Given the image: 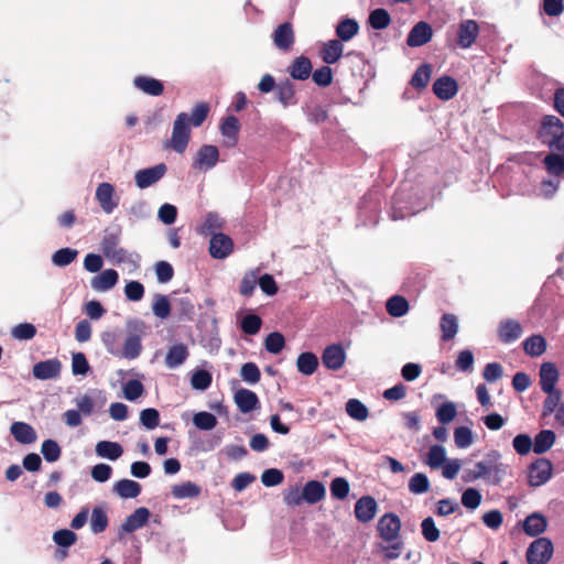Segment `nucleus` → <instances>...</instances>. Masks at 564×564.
I'll return each instance as SVG.
<instances>
[{"label":"nucleus","instance_id":"nucleus-3","mask_svg":"<svg viewBox=\"0 0 564 564\" xmlns=\"http://www.w3.org/2000/svg\"><path fill=\"white\" fill-rule=\"evenodd\" d=\"M129 330L122 348V357L127 359L137 358L142 350L141 336L144 334L145 324L142 321L133 319L127 324Z\"/></svg>","mask_w":564,"mask_h":564},{"label":"nucleus","instance_id":"nucleus-51","mask_svg":"<svg viewBox=\"0 0 564 564\" xmlns=\"http://www.w3.org/2000/svg\"><path fill=\"white\" fill-rule=\"evenodd\" d=\"M436 419L437 421L445 425V424H448L451 423L456 414H457V409H456V405L451 402V401H447V402H444L443 404H441L437 409H436Z\"/></svg>","mask_w":564,"mask_h":564},{"label":"nucleus","instance_id":"nucleus-17","mask_svg":"<svg viewBox=\"0 0 564 564\" xmlns=\"http://www.w3.org/2000/svg\"><path fill=\"white\" fill-rule=\"evenodd\" d=\"M458 91L457 82L447 75L437 78L433 84V93L441 100H449Z\"/></svg>","mask_w":564,"mask_h":564},{"label":"nucleus","instance_id":"nucleus-50","mask_svg":"<svg viewBox=\"0 0 564 564\" xmlns=\"http://www.w3.org/2000/svg\"><path fill=\"white\" fill-rule=\"evenodd\" d=\"M78 251L72 248H62L52 256V262L57 267H66L70 264L77 257Z\"/></svg>","mask_w":564,"mask_h":564},{"label":"nucleus","instance_id":"nucleus-37","mask_svg":"<svg viewBox=\"0 0 564 564\" xmlns=\"http://www.w3.org/2000/svg\"><path fill=\"white\" fill-rule=\"evenodd\" d=\"M359 31V24L355 19L346 18L341 20L336 26V35L340 42H348Z\"/></svg>","mask_w":564,"mask_h":564},{"label":"nucleus","instance_id":"nucleus-11","mask_svg":"<svg viewBox=\"0 0 564 564\" xmlns=\"http://www.w3.org/2000/svg\"><path fill=\"white\" fill-rule=\"evenodd\" d=\"M272 40L276 48L289 52L294 45L295 34L291 22H284L276 26L272 33Z\"/></svg>","mask_w":564,"mask_h":564},{"label":"nucleus","instance_id":"nucleus-7","mask_svg":"<svg viewBox=\"0 0 564 564\" xmlns=\"http://www.w3.org/2000/svg\"><path fill=\"white\" fill-rule=\"evenodd\" d=\"M377 530L379 536L386 542L400 539L401 520L392 512L384 513L378 521Z\"/></svg>","mask_w":564,"mask_h":564},{"label":"nucleus","instance_id":"nucleus-52","mask_svg":"<svg viewBox=\"0 0 564 564\" xmlns=\"http://www.w3.org/2000/svg\"><path fill=\"white\" fill-rule=\"evenodd\" d=\"M446 462V451L442 445H432L427 453L426 463L431 468H438Z\"/></svg>","mask_w":564,"mask_h":564},{"label":"nucleus","instance_id":"nucleus-44","mask_svg":"<svg viewBox=\"0 0 564 564\" xmlns=\"http://www.w3.org/2000/svg\"><path fill=\"white\" fill-rule=\"evenodd\" d=\"M368 22L372 29L383 30L390 25L391 15L386 9L378 8L370 12Z\"/></svg>","mask_w":564,"mask_h":564},{"label":"nucleus","instance_id":"nucleus-2","mask_svg":"<svg viewBox=\"0 0 564 564\" xmlns=\"http://www.w3.org/2000/svg\"><path fill=\"white\" fill-rule=\"evenodd\" d=\"M507 470L508 465L501 462V454L492 449L474 468L466 469L462 478L465 482L482 479L488 485L499 486L507 476Z\"/></svg>","mask_w":564,"mask_h":564},{"label":"nucleus","instance_id":"nucleus-14","mask_svg":"<svg viewBox=\"0 0 564 564\" xmlns=\"http://www.w3.org/2000/svg\"><path fill=\"white\" fill-rule=\"evenodd\" d=\"M432 26L427 22L420 21L410 30L406 37V44L410 47H420L429 43L432 40Z\"/></svg>","mask_w":564,"mask_h":564},{"label":"nucleus","instance_id":"nucleus-5","mask_svg":"<svg viewBox=\"0 0 564 564\" xmlns=\"http://www.w3.org/2000/svg\"><path fill=\"white\" fill-rule=\"evenodd\" d=\"M553 475V464L547 458H536L529 466L528 481L531 487L546 484Z\"/></svg>","mask_w":564,"mask_h":564},{"label":"nucleus","instance_id":"nucleus-33","mask_svg":"<svg viewBox=\"0 0 564 564\" xmlns=\"http://www.w3.org/2000/svg\"><path fill=\"white\" fill-rule=\"evenodd\" d=\"M325 494V487L321 481L310 480L303 487L302 498H304V501L307 503L313 505L324 499Z\"/></svg>","mask_w":564,"mask_h":564},{"label":"nucleus","instance_id":"nucleus-13","mask_svg":"<svg viewBox=\"0 0 564 564\" xmlns=\"http://www.w3.org/2000/svg\"><path fill=\"white\" fill-rule=\"evenodd\" d=\"M522 335L521 324L513 318L501 321L497 327V336L500 343L511 344L518 340Z\"/></svg>","mask_w":564,"mask_h":564},{"label":"nucleus","instance_id":"nucleus-42","mask_svg":"<svg viewBox=\"0 0 564 564\" xmlns=\"http://www.w3.org/2000/svg\"><path fill=\"white\" fill-rule=\"evenodd\" d=\"M109 523V519L105 509L97 506L93 509L90 516V530L95 534L104 532Z\"/></svg>","mask_w":564,"mask_h":564},{"label":"nucleus","instance_id":"nucleus-20","mask_svg":"<svg viewBox=\"0 0 564 564\" xmlns=\"http://www.w3.org/2000/svg\"><path fill=\"white\" fill-rule=\"evenodd\" d=\"M115 197V187L112 184L104 182L98 185L96 189V198L101 207V209L110 214L118 206V200L113 199Z\"/></svg>","mask_w":564,"mask_h":564},{"label":"nucleus","instance_id":"nucleus-48","mask_svg":"<svg viewBox=\"0 0 564 564\" xmlns=\"http://www.w3.org/2000/svg\"><path fill=\"white\" fill-rule=\"evenodd\" d=\"M543 164L549 174L560 176L564 174V155L549 153L543 159Z\"/></svg>","mask_w":564,"mask_h":564},{"label":"nucleus","instance_id":"nucleus-46","mask_svg":"<svg viewBox=\"0 0 564 564\" xmlns=\"http://www.w3.org/2000/svg\"><path fill=\"white\" fill-rule=\"evenodd\" d=\"M547 397L545 398L542 406L541 419H545L554 413L562 404V393L560 390H553L551 392H545Z\"/></svg>","mask_w":564,"mask_h":564},{"label":"nucleus","instance_id":"nucleus-57","mask_svg":"<svg viewBox=\"0 0 564 564\" xmlns=\"http://www.w3.org/2000/svg\"><path fill=\"white\" fill-rule=\"evenodd\" d=\"M313 82L319 87H327L333 83V70L328 65H324L312 72Z\"/></svg>","mask_w":564,"mask_h":564},{"label":"nucleus","instance_id":"nucleus-19","mask_svg":"<svg viewBox=\"0 0 564 564\" xmlns=\"http://www.w3.org/2000/svg\"><path fill=\"white\" fill-rule=\"evenodd\" d=\"M378 505L375 498L370 496H364L357 500L355 505V516L359 522H370L377 512Z\"/></svg>","mask_w":564,"mask_h":564},{"label":"nucleus","instance_id":"nucleus-16","mask_svg":"<svg viewBox=\"0 0 564 564\" xmlns=\"http://www.w3.org/2000/svg\"><path fill=\"white\" fill-rule=\"evenodd\" d=\"M62 362L57 358L36 362L33 366L32 373L39 380H50L59 377Z\"/></svg>","mask_w":564,"mask_h":564},{"label":"nucleus","instance_id":"nucleus-30","mask_svg":"<svg viewBox=\"0 0 564 564\" xmlns=\"http://www.w3.org/2000/svg\"><path fill=\"white\" fill-rule=\"evenodd\" d=\"M10 432L14 440L21 444H31L36 440L34 429L24 422H13L11 424Z\"/></svg>","mask_w":564,"mask_h":564},{"label":"nucleus","instance_id":"nucleus-36","mask_svg":"<svg viewBox=\"0 0 564 564\" xmlns=\"http://www.w3.org/2000/svg\"><path fill=\"white\" fill-rule=\"evenodd\" d=\"M188 355V349L184 344L174 345L170 347L165 356V365L171 369L177 368L187 359Z\"/></svg>","mask_w":564,"mask_h":564},{"label":"nucleus","instance_id":"nucleus-28","mask_svg":"<svg viewBox=\"0 0 564 564\" xmlns=\"http://www.w3.org/2000/svg\"><path fill=\"white\" fill-rule=\"evenodd\" d=\"M134 86L150 96H161L164 91L162 82L149 76H137L133 80Z\"/></svg>","mask_w":564,"mask_h":564},{"label":"nucleus","instance_id":"nucleus-61","mask_svg":"<svg viewBox=\"0 0 564 564\" xmlns=\"http://www.w3.org/2000/svg\"><path fill=\"white\" fill-rule=\"evenodd\" d=\"M41 453L45 460L53 463L61 457V447L54 440H45L41 446Z\"/></svg>","mask_w":564,"mask_h":564},{"label":"nucleus","instance_id":"nucleus-32","mask_svg":"<svg viewBox=\"0 0 564 564\" xmlns=\"http://www.w3.org/2000/svg\"><path fill=\"white\" fill-rule=\"evenodd\" d=\"M556 441V435L552 430H542L535 436L534 441H532V451L535 454H544L554 445Z\"/></svg>","mask_w":564,"mask_h":564},{"label":"nucleus","instance_id":"nucleus-29","mask_svg":"<svg viewBox=\"0 0 564 564\" xmlns=\"http://www.w3.org/2000/svg\"><path fill=\"white\" fill-rule=\"evenodd\" d=\"M547 527L546 518L538 512H534L525 518L523 521V531L529 536H538L545 531Z\"/></svg>","mask_w":564,"mask_h":564},{"label":"nucleus","instance_id":"nucleus-23","mask_svg":"<svg viewBox=\"0 0 564 564\" xmlns=\"http://www.w3.org/2000/svg\"><path fill=\"white\" fill-rule=\"evenodd\" d=\"M558 370L553 362H544L540 368V386L543 392L557 390Z\"/></svg>","mask_w":564,"mask_h":564},{"label":"nucleus","instance_id":"nucleus-62","mask_svg":"<svg viewBox=\"0 0 564 564\" xmlns=\"http://www.w3.org/2000/svg\"><path fill=\"white\" fill-rule=\"evenodd\" d=\"M240 376L243 381L254 384L260 381L261 372L254 362H246L240 369Z\"/></svg>","mask_w":564,"mask_h":564},{"label":"nucleus","instance_id":"nucleus-27","mask_svg":"<svg viewBox=\"0 0 564 564\" xmlns=\"http://www.w3.org/2000/svg\"><path fill=\"white\" fill-rule=\"evenodd\" d=\"M220 132L227 139V147H235L238 142L240 122L235 116H227L221 120Z\"/></svg>","mask_w":564,"mask_h":564},{"label":"nucleus","instance_id":"nucleus-53","mask_svg":"<svg viewBox=\"0 0 564 564\" xmlns=\"http://www.w3.org/2000/svg\"><path fill=\"white\" fill-rule=\"evenodd\" d=\"M194 425L203 431H210L217 425V419L214 414L202 411L194 415Z\"/></svg>","mask_w":564,"mask_h":564},{"label":"nucleus","instance_id":"nucleus-39","mask_svg":"<svg viewBox=\"0 0 564 564\" xmlns=\"http://www.w3.org/2000/svg\"><path fill=\"white\" fill-rule=\"evenodd\" d=\"M96 453L100 457L116 460L122 455L123 449L119 443L110 441H100L96 445Z\"/></svg>","mask_w":564,"mask_h":564},{"label":"nucleus","instance_id":"nucleus-35","mask_svg":"<svg viewBox=\"0 0 564 564\" xmlns=\"http://www.w3.org/2000/svg\"><path fill=\"white\" fill-rule=\"evenodd\" d=\"M275 93H276L278 100L284 107H288L290 105H295L296 104L295 86H294V84L291 80H289V79L281 80L276 85Z\"/></svg>","mask_w":564,"mask_h":564},{"label":"nucleus","instance_id":"nucleus-10","mask_svg":"<svg viewBox=\"0 0 564 564\" xmlns=\"http://www.w3.org/2000/svg\"><path fill=\"white\" fill-rule=\"evenodd\" d=\"M479 34V25L475 20H463L457 29L456 44L460 48H469Z\"/></svg>","mask_w":564,"mask_h":564},{"label":"nucleus","instance_id":"nucleus-26","mask_svg":"<svg viewBox=\"0 0 564 564\" xmlns=\"http://www.w3.org/2000/svg\"><path fill=\"white\" fill-rule=\"evenodd\" d=\"M235 402L242 413H249L260 406L258 395L245 388L239 389L235 393Z\"/></svg>","mask_w":564,"mask_h":564},{"label":"nucleus","instance_id":"nucleus-8","mask_svg":"<svg viewBox=\"0 0 564 564\" xmlns=\"http://www.w3.org/2000/svg\"><path fill=\"white\" fill-rule=\"evenodd\" d=\"M119 235L116 232H106L101 240V250L104 254L113 262L121 263L129 260V252L120 248Z\"/></svg>","mask_w":564,"mask_h":564},{"label":"nucleus","instance_id":"nucleus-64","mask_svg":"<svg viewBox=\"0 0 564 564\" xmlns=\"http://www.w3.org/2000/svg\"><path fill=\"white\" fill-rule=\"evenodd\" d=\"M330 494L334 498L344 500L349 494V482L346 478L336 477L330 482Z\"/></svg>","mask_w":564,"mask_h":564},{"label":"nucleus","instance_id":"nucleus-18","mask_svg":"<svg viewBox=\"0 0 564 564\" xmlns=\"http://www.w3.org/2000/svg\"><path fill=\"white\" fill-rule=\"evenodd\" d=\"M346 359V354L340 345H330L325 348L322 355L323 365L329 370L340 369Z\"/></svg>","mask_w":564,"mask_h":564},{"label":"nucleus","instance_id":"nucleus-47","mask_svg":"<svg viewBox=\"0 0 564 564\" xmlns=\"http://www.w3.org/2000/svg\"><path fill=\"white\" fill-rule=\"evenodd\" d=\"M347 414L357 421H365L369 416L368 408L358 399H349L346 403Z\"/></svg>","mask_w":564,"mask_h":564},{"label":"nucleus","instance_id":"nucleus-58","mask_svg":"<svg viewBox=\"0 0 564 564\" xmlns=\"http://www.w3.org/2000/svg\"><path fill=\"white\" fill-rule=\"evenodd\" d=\"M262 319L256 314H248L241 321V330L247 335H256L260 332Z\"/></svg>","mask_w":564,"mask_h":564},{"label":"nucleus","instance_id":"nucleus-15","mask_svg":"<svg viewBox=\"0 0 564 564\" xmlns=\"http://www.w3.org/2000/svg\"><path fill=\"white\" fill-rule=\"evenodd\" d=\"M218 160V148L212 144H204L197 151L193 165L199 170H210L217 164Z\"/></svg>","mask_w":564,"mask_h":564},{"label":"nucleus","instance_id":"nucleus-12","mask_svg":"<svg viewBox=\"0 0 564 564\" xmlns=\"http://www.w3.org/2000/svg\"><path fill=\"white\" fill-rule=\"evenodd\" d=\"M234 250L232 239L223 232L214 234L209 241V253L214 259H225Z\"/></svg>","mask_w":564,"mask_h":564},{"label":"nucleus","instance_id":"nucleus-49","mask_svg":"<svg viewBox=\"0 0 564 564\" xmlns=\"http://www.w3.org/2000/svg\"><path fill=\"white\" fill-rule=\"evenodd\" d=\"M409 490L414 495H422L430 490V480L423 473L414 474L409 481Z\"/></svg>","mask_w":564,"mask_h":564},{"label":"nucleus","instance_id":"nucleus-21","mask_svg":"<svg viewBox=\"0 0 564 564\" xmlns=\"http://www.w3.org/2000/svg\"><path fill=\"white\" fill-rule=\"evenodd\" d=\"M151 513L148 508H137L121 524V531L124 533H132L141 529L148 522Z\"/></svg>","mask_w":564,"mask_h":564},{"label":"nucleus","instance_id":"nucleus-43","mask_svg":"<svg viewBox=\"0 0 564 564\" xmlns=\"http://www.w3.org/2000/svg\"><path fill=\"white\" fill-rule=\"evenodd\" d=\"M200 487L192 481L174 485L171 490L176 499L196 498L200 495Z\"/></svg>","mask_w":564,"mask_h":564},{"label":"nucleus","instance_id":"nucleus-59","mask_svg":"<svg viewBox=\"0 0 564 564\" xmlns=\"http://www.w3.org/2000/svg\"><path fill=\"white\" fill-rule=\"evenodd\" d=\"M53 541L62 547H69L77 541V535L74 531L68 529H61L54 532Z\"/></svg>","mask_w":564,"mask_h":564},{"label":"nucleus","instance_id":"nucleus-56","mask_svg":"<svg viewBox=\"0 0 564 564\" xmlns=\"http://www.w3.org/2000/svg\"><path fill=\"white\" fill-rule=\"evenodd\" d=\"M213 377L210 372L207 370H196L192 378H191V384L194 389L204 391L208 389L212 384Z\"/></svg>","mask_w":564,"mask_h":564},{"label":"nucleus","instance_id":"nucleus-1","mask_svg":"<svg viewBox=\"0 0 564 564\" xmlns=\"http://www.w3.org/2000/svg\"><path fill=\"white\" fill-rule=\"evenodd\" d=\"M209 113V105L206 102H198L195 105L192 111V116L186 112H181L176 116L172 137L166 147L172 148L177 153H184L191 139V128L200 127L207 119Z\"/></svg>","mask_w":564,"mask_h":564},{"label":"nucleus","instance_id":"nucleus-24","mask_svg":"<svg viewBox=\"0 0 564 564\" xmlns=\"http://www.w3.org/2000/svg\"><path fill=\"white\" fill-rule=\"evenodd\" d=\"M343 52L344 45L339 40H329L322 45L319 56L324 63L330 65L341 58Z\"/></svg>","mask_w":564,"mask_h":564},{"label":"nucleus","instance_id":"nucleus-38","mask_svg":"<svg viewBox=\"0 0 564 564\" xmlns=\"http://www.w3.org/2000/svg\"><path fill=\"white\" fill-rule=\"evenodd\" d=\"M409 302L402 295H393L388 299L386 310L392 317H402L409 312Z\"/></svg>","mask_w":564,"mask_h":564},{"label":"nucleus","instance_id":"nucleus-22","mask_svg":"<svg viewBox=\"0 0 564 564\" xmlns=\"http://www.w3.org/2000/svg\"><path fill=\"white\" fill-rule=\"evenodd\" d=\"M312 62L308 57L301 55L293 59L288 67V73L295 80H306L312 74Z\"/></svg>","mask_w":564,"mask_h":564},{"label":"nucleus","instance_id":"nucleus-40","mask_svg":"<svg viewBox=\"0 0 564 564\" xmlns=\"http://www.w3.org/2000/svg\"><path fill=\"white\" fill-rule=\"evenodd\" d=\"M299 372L305 376L313 375L318 367V359L315 354L306 351L299 355L296 360Z\"/></svg>","mask_w":564,"mask_h":564},{"label":"nucleus","instance_id":"nucleus-6","mask_svg":"<svg viewBox=\"0 0 564 564\" xmlns=\"http://www.w3.org/2000/svg\"><path fill=\"white\" fill-rule=\"evenodd\" d=\"M564 133L563 121L553 115H546L541 120L538 139L546 145L550 141L560 138Z\"/></svg>","mask_w":564,"mask_h":564},{"label":"nucleus","instance_id":"nucleus-9","mask_svg":"<svg viewBox=\"0 0 564 564\" xmlns=\"http://www.w3.org/2000/svg\"><path fill=\"white\" fill-rule=\"evenodd\" d=\"M167 167L164 163L156 164L152 167L139 170L135 172V185L140 189H144L158 183L166 173Z\"/></svg>","mask_w":564,"mask_h":564},{"label":"nucleus","instance_id":"nucleus-31","mask_svg":"<svg viewBox=\"0 0 564 564\" xmlns=\"http://www.w3.org/2000/svg\"><path fill=\"white\" fill-rule=\"evenodd\" d=\"M441 339L443 341L453 340L458 332V318L453 313H445L440 319Z\"/></svg>","mask_w":564,"mask_h":564},{"label":"nucleus","instance_id":"nucleus-4","mask_svg":"<svg viewBox=\"0 0 564 564\" xmlns=\"http://www.w3.org/2000/svg\"><path fill=\"white\" fill-rule=\"evenodd\" d=\"M553 555V544L546 538H538L527 550L528 564H546Z\"/></svg>","mask_w":564,"mask_h":564},{"label":"nucleus","instance_id":"nucleus-41","mask_svg":"<svg viewBox=\"0 0 564 564\" xmlns=\"http://www.w3.org/2000/svg\"><path fill=\"white\" fill-rule=\"evenodd\" d=\"M523 349L531 357H539L546 350V341L541 335H532L523 341Z\"/></svg>","mask_w":564,"mask_h":564},{"label":"nucleus","instance_id":"nucleus-60","mask_svg":"<svg viewBox=\"0 0 564 564\" xmlns=\"http://www.w3.org/2000/svg\"><path fill=\"white\" fill-rule=\"evenodd\" d=\"M454 441L458 448H467L474 442L473 432L469 427L459 426L454 431Z\"/></svg>","mask_w":564,"mask_h":564},{"label":"nucleus","instance_id":"nucleus-45","mask_svg":"<svg viewBox=\"0 0 564 564\" xmlns=\"http://www.w3.org/2000/svg\"><path fill=\"white\" fill-rule=\"evenodd\" d=\"M432 67L430 64H423L416 68L415 73L411 78V86L415 89H424L431 79Z\"/></svg>","mask_w":564,"mask_h":564},{"label":"nucleus","instance_id":"nucleus-63","mask_svg":"<svg viewBox=\"0 0 564 564\" xmlns=\"http://www.w3.org/2000/svg\"><path fill=\"white\" fill-rule=\"evenodd\" d=\"M143 384L137 379H130L123 386L124 398L129 401L137 400L143 394Z\"/></svg>","mask_w":564,"mask_h":564},{"label":"nucleus","instance_id":"nucleus-34","mask_svg":"<svg viewBox=\"0 0 564 564\" xmlns=\"http://www.w3.org/2000/svg\"><path fill=\"white\" fill-rule=\"evenodd\" d=\"M141 490V485L131 479H121L113 485V492L123 499L135 498Z\"/></svg>","mask_w":564,"mask_h":564},{"label":"nucleus","instance_id":"nucleus-54","mask_svg":"<svg viewBox=\"0 0 564 564\" xmlns=\"http://www.w3.org/2000/svg\"><path fill=\"white\" fill-rule=\"evenodd\" d=\"M285 345L284 336L279 332L270 333L264 340L265 350L270 354H279Z\"/></svg>","mask_w":564,"mask_h":564},{"label":"nucleus","instance_id":"nucleus-55","mask_svg":"<svg viewBox=\"0 0 564 564\" xmlns=\"http://www.w3.org/2000/svg\"><path fill=\"white\" fill-rule=\"evenodd\" d=\"M153 314L161 318L165 319L171 314V304L165 295L156 294L153 305H152Z\"/></svg>","mask_w":564,"mask_h":564},{"label":"nucleus","instance_id":"nucleus-25","mask_svg":"<svg viewBox=\"0 0 564 564\" xmlns=\"http://www.w3.org/2000/svg\"><path fill=\"white\" fill-rule=\"evenodd\" d=\"M118 272L113 269H107L95 275L90 285L95 291L105 292L112 289L118 282Z\"/></svg>","mask_w":564,"mask_h":564}]
</instances>
